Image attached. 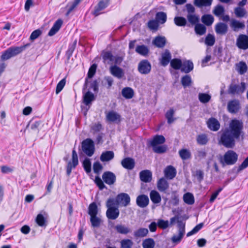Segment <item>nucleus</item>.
Instances as JSON below:
<instances>
[{
	"label": "nucleus",
	"mask_w": 248,
	"mask_h": 248,
	"mask_svg": "<svg viewBox=\"0 0 248 248\" xmlns=\"http://www.w3.org/2000/svg\"><path fill=\"white\" fill-rule=\"evenodd\" d=\"M41 124L40 121H30L29 124L27 125L26 128L30 126V128L33 131H36L39 130V127Z\"/></svg>",
	"instance_id": "nucleus-56"
},
{
	"label": "nucleus",
	"mask_w": 248,
	"mask_h": 248,
	"mask_svg": "<svg viewBox=\"0 0 248 248\" xmlns=\"http://www.w3.org/2000/svg\"><path fill=\"white\" fill-rule=\"evenodd\" d=\"M213 0H194V4L199 8L210 6Z\"/></svg>",
	"instance_id": "nucleus-33"
},
{
	"label": "nucleus",
	"mask_w": 248,
	"mask_h": 248,
	"mask_svg": "<svg viewBox=\"0 0 248 248\" xmlns=\"http://www.w3.org/2000/svg\"><path fill=\"white\" fill-rule=\"evenodd\" d=\"M157 189L161 192L166 193V191L169 188V183L166 178L162 177L157 182Z\"/></svg>",
	"instance_id": "nucleus-15"
},
{
	"label": "nucleus",
	"mask_w": 248,
	"mask_h": 248,
	"mask_svg": "<svg viewBox=\"0 0 248 248\" xmlns=\"http://www.w3.org/2000/svg\"><path fill=\"white\" fill-rule=\"evenodd\" d=\"M134 160L130 157H126L123 159L121 161L122 166L127 170H132L135 167Z\"/></svg>",
	"instance_id": "nucleus-24"
},
{
	"label": "nucleus",
	"mask_w": 248,
	"mask_h": 248,
	"mask_svg": "<svg viewBox=\"0 0 248 248\" xmlns=\"http://www.w3.org/2000/svg\"><path fill=\"white\" fill-rule=\"evenodd\" d=\"M148 232L147 229L141 228L134 232V235L135 237H143L146 236Z\"/></svg>",
	"instance_id": "nucleus-45"
},
{
	"label": "nucleus",
	"mask_w": 248,
	"mask_h": 248,
	"mask_svg": "<svg viewBox=\"0 0 248 248\" xmlns=\"http://www.w3.org/2000/svg\"><path fill=\"white\" fill-rule=\"evenodd\" d=\"M62 24V19H58L54 24L48 33V35L52 36L55 34L60 30Z\"/></svg>",
	"instance_id": "nucleus-27"
},
{
	"label": "nucleus",
	"mask_w": 248,
	"mask_h": 248,
	"mask_svg": "<svg viewBox=\"0 0 248 248\" xmlns=\"http://www.w3.org/2000/svg\"><path fill=\"white\" fill-rule=\"evenodd\" d=\"M150 198L154 204H158L161 201V197L158 191L152 190L150 192Z\"/></svg>",
	"instance_id": "nucleus-30"
},
{
	"label": "nucleus",
	"mask_w": 248,
	"mask_h": 248,
	"mask_svg": "<svg viewBox=\"0 0 248 248\" xmlns=\"http://www.w3.org/2000/svg\"><path fill=\"white\" fill-rule=\"evenodd\" d=\"M152 66L151 63L147 60H142L140 62L138 65V70L142 75H147L151 71Z\"/></svg>",
	"instance_id": "nucleus-8"
},
{
	"label": "nucleus",
	"mask_w": 248,
	"mask_h": 248,
	"mask_svg": "<svg viewBox=\"0 0 248 248\" xmlns=\"http://www.w3.org/2000/svg\"><path fill=\"white\" fill-rule=\"evenodd\" d=\"M130 197L128 194L121 193L117 195L116 198L114 199V201H115L114 203L117 206L120 204L126 207L130 204Z\"/></svg>",
	"instance_id": "nucleus-7"
},
{
	"label": "nucleus",
	"mask_w": 248,
	"mask_h": 248,
	"mask_svg": "<svg viewBox=\"0 0 248 248\" xmlns=\"http://www.w3.org/2000/svg\"><path fill=\"white\" fill-rule=\"evenodd\" d=\"M183 200L185 203L189 205H192L194 203V197L192 194L187 192L183 196Z\"/></svg>",
	"instance_id": "nucleus-49"
},
{
	"label": "nucleus",
	"mask_w": 248,
	"mask_h": 248,
	"mask_svg": "<svg viewBox=\"0 0 248 248\" xmlns=\"http://www.w3.org/2000/svg\"><path fill=\"white\" fill-rule=\"evenodd\" d=\"M197 142L201 145H204L206 144L209 140L206 134H202L198 135L197 137Z\"/></svg>",
	"instance_id": "nucleus-42"
},
{
	"label": "nucleus",
	"mask_w": 248,
	"mask_h": 248,
	"mask_svg": "<svg viewBox=\"0 0 248 248\" xmlns=\"http://www.w3.org/2000/svg\"><path fill=\"white\" fill-rule=\"evenodd\" d=\"M149 203V199L148 196L141 194L139 195L136 198V204L140 208L147 207Z\"/></svg>",
	"instance_id": "nucleus-14"
},
{
	"label": "nucleus",
	"mask_w": 248,
	"mask_h": 248,
	"mask_svg": "<svg viewBox=\"0 0 248 248\" xmlns=\"http://www.w3.org/2000/svg\"><path fill=\"white\" fill-rule=\"evenodd\" d=\"M213 13L216 16L220 17L224 15L225 9L221 5L218 4L215 7Z\"/></svg>",
	"instance_id": "nucleus-48"
},
{
	"label": "nucleus",
	"mask_w": 248,
	"mask_h": 248,
	"mask_svg": "<svg viewBox=\"0 0 248 248\" xmlns=\"http://www.w3.org/2000/svg\"><path fill=\"white\" fill-rule=\"evenodd\" d=\"M247 69V65L244 62H240L236 64V70L240 75H243L246 73Z\"/></svg>",
	"instance_id": "nucleus-35"
},
{
	"label": "nucleus",
	"mask_w": 248,
	"mask_h": 248,
	"mask_svg": "<svg viewBox=\"0 0 248 248\" xmlns=\"http://www.w3.org/2000/svg\"><path fill=\"white\" fill-rule=\"evenodd\" d=\"M215 43V38L213 35L208 34L205 39V44L208 46H213Z\"/></svg>",
	"instance_id": "nucleus-61"
},
{
	"label": "nucleus",
	"mask_w": 248,
	"mask_h": 248,
	"mask_svg": "<svg viewBox=\"0 0 248 248\" xmlns=\"http://www.w3.org/2000/svg\"><path fill=\"white\" fill-rule=\"evenodd\" d=\"M181 82L184 88L190 86L192 83L191 78L189 75H186L182 77Z\"/></svg>",
	"instance_id": "nucleus-38"
},
{
	"label": "nucleus",
	"mask_w": 248,
	"mask_h": 248,
	"mask_svg": "<svg viewBox=\"0 0 248 248\" xmlns=\"http://www.w3.org/2000/svg\"><path fill=\"white\" fill-rule=\"evenodd\" d=\"M114 229L118 233L121 234L126 235L131 232L130 228L122 224L115 225Z\"/></svg>",
	"instance_id": "nucleus-26"
},
{
	"label": "nucleus",
	"mask_w": 248,
	"mask_h": 248,
	"mask_svg": "<svg viewBox=\"0 0 248 248\" xmlns=\"http://www.w3.org/2000/svg\"><path fill=\"white\" fill-rule=\"evenodd\" d=\"M90 222L93 227L98 228L100 226L101 219L97 216H93L90 217Z\"/></svg>",
	"instance_id": "nucleus-55"
},
{
	"label": "nucleus",
	"mask_w": 248,
	"mask_h": 248,
	"mask_svg": "<svg viewBox=\"0 0 248 248\" xmlns=\"http://www.w3.org/2000/svg\"><path fill=\"white\" fill-rule=\"evenodd\" d=\"M171 61V54L168 49H165L161 54L160 59V64L163 66H166Z\"/></svg>",
	"instance_id": "nucleus-13"
},
{
	"label": "nucleus",
	"mask_w": 248,
	"mask_h": 248,
	"mask_svg": "<svg viewBox=\"0 0 248 248\" xmlns=\"http://www.w3.org/2000/svg\"><path fill=\"white\" fill-rule=\"evenodd\" d=\"M194 68L193 62L190 60L185 61L183 62L181 71L187 74L193 70Z\"/></svg>",
	"instance_id": "nucleus-23"
},
{
	"label": "nucleus",
	"mask_w": 248,
	"mask_h": 248,
	"mask_svg": "<svg viewBox=\"0 0 248 248\" xmlns=\"http://www.w3.org/2000/svg\"><path fill=\"white\" fill-rule=\"evenodd\" d=\"M179 155L182 160H187L191 157L190 151L186 149H182L179 151Z\"/></svg>",
	"instance_id": "nucleus-40"
},
{
	"label": "nucleus",
	"mask_w": 248,
	"mask_h": 248,
	"mask_svg": "<svg viewBox=\"0 0 248 248\" xmlns=\"http://www.w3.org/2000/svg\"><path fill=\"white\" fill-rule=\"evenodd\" d=\"M36 223L38 226L42 227H46L47 225L46 220L44 216L41 214H39L35 219Z\"/></svg>",
	"instance_id": "nucleus-41"
},
{
	"label": "nucleus",
	"mask_w": 248,
	"mask_h": 248,
	"mask_svg": "<svg viewBox=\"0 0 248 248\" xmlns=\"http://www.w3.org/2000/svg\"><path fill=\"white\" fill-rule=\"evenodd\" d=\"M134 91L130 87H125L122 91V94L126 99H131L134 96Z\"/></svg>",
	"instance_id": "nucleus-34"
},
{
	"label": "nucleus",
	"mask_w": 248,
	"mask_h": 248,
	"mask_svg": "<svg viewBox=\"0 0 248 248\" xmlns=\"http://www.w3.org/2000/svg\"><path fill=\"white\" fill-rule=\"evenodd\" d=\"M133 245V242L128 239H123L121 241V248H131Z\"/></svg>",
	"instance_id": "nucleus-62"
},
{
	"label": "nucleus",
	"mask_w": 248,
	"mask_h": 248,
	"mask_svg": "<svg viewBox=\"0 0 248 248\" xmlns=\"http://www.w3.org/2000/svg\"><path fill=\"white\" fill-rule=\"evenodd\" d=\"M198 98L200 101L202 103H206L211 99V96L205 93H199Z\"/></svg>",
	"instance_id": "nucleus-59"
},
{
	"label": "nucleus",
	"mask_w": 248,
	"mask_h": 248,
	"mask_svg": "<svg viewBox=\"0 0 248 248\" xmlns=\"http://www.w3.org/2000/svg\"><path fill=\"white\" fill-rule=\"evenodd\" d=\"M186 18L188 23L192 26L196 25L199 21V17L195 14H187L186 16Z\"/></svg>",
	"instance_id": "nucleus-47"
},
{
	"label": "nucleus",
	"mask_w": 248,
	"mask_h": 248,
	"mask_svg": "<svg viewBox=\"0 0 248 248\" xmlns=\"http://www.w3.org/2000/svg\"><path fill=\"white\" fill-rule=\"evenodd\" d=\"M165 142V138L162 135H155L151 141L152 147L157 146L158 144H163Z\"/></svg>",
	"instance_id": "nucleus-32"
},
{
	"label": "nucleus",
	"mask_w": 248,
	"mask_h": 248,
	"mask_svg": "<svg viewBox=\"0 0 248 248\" xmlns=\"http://www.w3.org/2000/svg\"><path fill=\"white\" fill-rule=\"evenodd\" d=\"M82 150L88 156H92L95 151L94 144L93 140L89 138L82 141L81 143Z\"/></svg>",
	"instance_id": "nucleus-6"
},
{
	"label": "nucleus",
	"mask_w": 248,
	"mask_h": 248,
	"mask_svg": "<svg viewBox=\"0 0 248 248\" xmlns=\"http://www.w3.org/2000/svg\"><path fill=\"white\" fill-rule=\"evenodd\" d=\"M103 166L98 161H96L93 164V172L97 174H99L103 170Z\"/></svg>",
	"instance_id": "nucleus-64"
},
{
	"label": "nucleus",
	"mask_w": 248,
	"mask_h": 248,
	"mask_svg": "<svg viewBox=\"0 0 248 248\" xmlns=\"http://www.w3.org/2000/svg\"><path fill=\"white\" fill-rule=\"evenodd\" d=\"M102 177L103 181L108 185H113L116 180L115 174L113 172L109 171L104 172Z\"/></svg>",
	"instance_id": "nucleus-11"
},
{
	"label": "nucleus",
	"mask_w": 248,
	"mask_h": 248,
	"mask_svg": "<svg viewBox=\"0 0 248 248\" xmlns=\"http://www.w3.org/2000/svg\"><path fill=\"white\" fill-rule=\"evenodd\" d=\"M102 57L104 62L108 61V64L111 63L114 60V56L110 51H103L102 53Z\"/></svg>",
	"instance_id": "nucleus-36"
},
{
	"label": "nucleus",
	"mask_w": 248,
	"mask_h": 248,
	"mask_svg": "<svg viewBox=\"0 0 248 248\" xmlns=\"http://www.w3.org/2000/svg\"><path fill=\"white\" fill-rule=\"evenodd\" d=\"M106 118L107 120L110 122L119 123L121 121V116L113 111L108 112Z\"/></svg>",
	"instance_id": "nucleus-22"
},
{
	"label": "nucleus",
	"mask_w": 248,
	"mask_h": 248,
	"mask_svg": "<svg viewBox=\"0 0 248 248\" xmlns=\"http://www.w3.org/2000/svg\"><path fill=\"white\" fill-rule=\"evenodd\" d=\"M140 177L141 181L145 183H149L152 180V173L149 170H142L140 173Z\"/></svg>",
	"instance_id": "nucleus-18"
},
{
	"label": "nucleus",
	"mask_w": 248,
	"mask_h": 248,
	"mask_svg": "<svg viewBox=\"0 0 248 248\" xmlns=\"http://www.w3.org/2000/svg\"><path fill=\"white\" fill-rule=\"evenodd\" d=\"M153 150L155 153L157 154H163L166 152L167 149V147L166 145H160V146H153Z\"/></svg>",
	"instance_id": "nucleus-60"
},
{
	"label": "nucleus",
	"mask_w": 248,
	"mask_h": 248,
	"mask_svg": "<svg viewBox=\"0 0 248 248\" xmlns=\"http://www.w3.org/2000/svg\"><path fill=\"white\" fill-rule=\"evenodd\" d=\"M155 20L159 24H164L167 20V15L163 12H158L155 15Z\"/></svg>",
	"instance_id": "nucleus-37"
},
{
	"label": "nucleus",
	"mask_w": 248,
	"mask_h": 248,
	"mask_svg": "<svg viewBox=\"0 0 248 248\" xmlns=\"http://www.w3.org/2000/svg\"><path fill=\"white\" fill-rule=\"evenodd\" d=\"M182 63L180 59L174 58L170 61V66L175 70H181Z\"/></svg>",
	"instance_id": "nucleus-43"
},
{
	"label": "nucleus",
	"mask_w": 248,
	"mask_h": 248,
	"mask_svg": "<svg viewBox=\"0 0 248 248\" xmlns=\"http://www.w3.org/2000/svg\"><path fill=\"white\" fill-rule=\"evenodd\" d=\"M30 46L29 44H27L24 46H12L8 48L4 51L1 56V59L2 61H6L12 57H15L17 55L21 53L25 49Z\"/></svg>",
	"instance_id": "nucleus-4"
},
{
	"label": "nucleus",
	"mask_w": 248,
	"mask_h": 248,
	"mask_svg": "<svg viewBox=\"0 0 248 248\" xmlns=\"http://www.w3.org/2000/svg\"><path fill=\"white\" fill-rule=\"evenodd\" d=\"M240 108V104L239 100L234 99L230 101L227 105V109L231 113H237Z\"/></svg>",
	"instance_id": "nucleus-12"
},
{
	"label": "nucleus",
	"mask_w": 248,
	"mask_h": 248,
	"mask_svg": "<svg viewBox=\"0 0 248 248\" xmlns=\"http://www.w3.org/2000/svg\"><path fill=\"white\" fill-rule=\"evenodd\" d=\"M174 114V110L172 108H170L167 111L165 114V117L167 119V122L168 124H170L176 120L175 118H173Z\"/></svg>",
	"instance_id": "nucleus-50"
},
{
	"label": "nucleus",
	"mask_w": 248,
	"mask_h": 248,
	"mask_svg": "<svg viewBox=\"0 0 248 248\" xmlns=\"http://www.w3.org/2000/svg\"><path fill=\"white\" fill-rule=\"evenodd\" d=\"M230 26L234 31H238L245 28L244 22H240L235 19H232L230 21Z\"/></svg>",
	"instance_id": "nucleus-16"
},
{
	"label": "nucleus",
	"mask_w": 248,
	"mask_h": 248,
	"mask_svg": "<svg viewBox=\"0 0 248 248\" xmlns=\"http://www.w3.org/2000/svg\"><path fill=\"white\" fill-rule=\"evenodd\" d=\"M234 12L237 17H243L247 13L246 10L240 6L236 7Z\"/></svg>",
	"instance_id": "nucleus-58"
},
{
	"label": "nucleus",
	"mask_w": 248,
	"mask_h": 248,
	"mask_svg": "<svg viewBox=\"0 0 248 248\" xmlns=\"http://www.w3.org/2000/svg\"><path fill=\"white\" fill-rule=\"evenodd\" d=\"M174 22L176 25L178 26H185L187 25L188 26H190L189 24H187V21L186 19L182 16H176L174 18Z\"/></svg>",
	"instance_id": "nucleus-39"
},
{
	"label": "nucleus",
	"mask_w": 248,
	"mask_h": 248,
	"mask_svg": "<svg viewBox=\"0 0 248 248\" xmlns=\"http://www.w3.org/2000/svg\"><path fill=\"white\" fill-rule=\"evenodd\" d=\"M195 31L197 34L202 35L206 32V28L202 24H197L195 25Z\"/></svg>",
	"instance_id": "nucleus-54"
},
{
	"label": "nucleus",
	"mask_w": 248,
	"mask_h": 248,
	"mask_svg": "<svg viewBox=\"0 0 248 248\" xmlns=\"http://www.w3.org/2000/svg\"><path fill=\"white\" fill-rule=\"evenodd\" d=\"M236 45L241 49H248V36L245 34H240L236 39Z\"/></svg>",
	"instance_id": "nucleus-10"
},
{
	"label": "nucleus",
	"mask_w": 248,
	"mask_h": 248,
	"mask_svg": "<svg viewBox=\"0 0 248 248\" xmlns=\"http://www.w3.org/2000/svg\"><path fill=\"white\" fill-rule=\"evenodd\" d=\"M166 39L164 36H158L153 41V44L158 48H163L166 45Z\"/></svg>",
	"instance_id": "nucleus-28"
},
{
	"label": "nucleus",
	"mask_w": 248,
	"mask_h": 248,
	"mask_svg": "<svg viewBox=\"0 0 248 248\" xmlns=\"http://www.w3.org/2000/svg\"><path fill=\"white\" fill-rule=\"evenodd\" d=\"M109 72L115 78L120 79L124 76V71L123 69L116 65H112L110 66Z\"/></svg>",
	"instance_id": "nucleus-9"
},
{
	"label": "nucleus",
	"mask_w": 248,
	"mask_h": 248,
	"mask_svg": "<svg viewBox=\"0 0 248 248\" xmlns=\"http://www.w3.org/2000/svg\"><path fill=\"white\" fill-rule=\"evenodd\" d=\"M114 157V154L112 151H107L103 152L100 157L102 162H108L112 160Z\"/></svg>",
	"instance_id": "nucleus-29"
},
{
	"label": "nucleus",
	"mask_w": 248,
	"mask_h": 248,
	"mask_svg": "<svg viewBox=\"0 0 248 248\" xmlns=\"http://www.w3.org/2000/svg\"><path fill=\"white\" fill-rule=\"evenodd\" d=\"M108 5V0H103L99 2L97 5L95 7L93 11V15L97 16L100 14V11L105 9Z\"/></svg>",
	"instance_id": "nucleus-19"
},
{
	"label": "nucleus",
	"mask_w": 248,
	"mask_h": 248,
	"mask_svg": "<svg viewBox=\"0 0 248 248\" xmlns=\"http://www.w3.org/2000/svg\"><path fill=\"white\" fill-rule=\"evenodd\" d=\"M95 100L94 94L90 91L84 93L83 96V101L86 106H88L89 108L92 104V102Z\"/></svg>",
	"instance_id": "nucleus-21"
},
{
	"label": "nucleus",
	"mask_w": 248,
	"mask_h": 248,
	"mask_svg": "<svg viewBox=\"0 0 248 248\" xmlns=\"http://www.w3.org/2000/svg\"><path fill=\"white\" fill-rule=\"evenodd\" d=\"M83 167L85 172L89 174L91 171V161L88 158H85L82 163Z\"/></svg>",
	"instance_id": "nucleus-57"
},
{
	"label": "nucleus",
	"mask_w": 248,
	"mask_h": 248,
	"mask_svg": "<svg viewBox=\"0 0 248 248\" xmlns=\"http://www.w3.org/2000/svg\"><path fill=\"white\" fill-rule=\"evenodd\" d=\"M207 124L208 128L213 131H217L220 128L219 122L215 118H210L208 120Z\"/></svg>",
	"instance_id": "nucleus-20"
},
{
	"label": "nucleus",
	"mask_w": 248,
	"mask_h": 248,
	"mask_svg": "<svg viewBox=\"0 0 248 248\" xmlns=\"http://www.w3.org/2000/svg\"><path fill=\"white\" fill-rule=\"evenodd\" d=\"M214 20V17L211 15H204L202 17V21L206 26L211 25Z\"/></svg>",
	"instance_id": "nucleus-46"
},
{
	"label": "nucleus",
	"mask_w": 248,
	"mask_h": 248,
	"mask_svg": "<svg viewBox=\"0 0 248 248\" xmlns=\"http://www.w3.org/2000/svg\"><path fill=\"white\" fill-rule=\"evenodd\" d=\"M203 226V223H200L197 225L191 231L189 232L186 234V236L189 237L197 233Z\"/></svg>",
	"instance_id": "nucleus-63"
},
{
	"label": "nucleus",
	"mask_w": 248,
	"mask_h": 248,
	"mask_svg": "<svg viewBox=\"0 0 248 248\" xmlns=\"http://www.w3.org/2000/svg\"><path fill=\"white\" fill-rule=\"evenodd\" d=\"M115 202L114 198H109L107 201L106 216L108 219L115 220L119 216V207L115 204Z\"/></svg>",
	"instance_id": "nucleus-3"
},
{
	"label": "nucleus",
	"mask_w": 248,
	"mask_h": 248,
	"mask_svg": "<svg viewBox=\"0 0 248 248\" xmlns=\"http://www.w3.org/2000/svg\"><path fill=\"white\" fill-rule=\"evenodd\" d=\"M148 28L152 31H156L159 27V23L155 19L150 20L147 23Z\"/></svg>",
	"instance_id": "nucleus-52"
},
{
	"label": "nucleus",
	"mask_w": 248,
	"mask_h": 248,
	"mask_svg": "<svg viewBox=\"0 0 248 248\" xmlns=\"http://www.w3.org/2000/svg\"><path fill=\"white\" fill-rule=\"evenodd\" d=\"M155 246V242L153 238L146 239L142 242L143 248H154Z\"/></svg>",
	"instance_id": "nucleus-53"
},
{
	"label": "nucleus",
	"mask_w": 248,
	"mask_h": 248,
	"mask_svg": "<svg viewBox=\"0 0 248 248\" xmlns=\"http://www.w3.org/2000/svg\"><path fill=\"white\" fill-rule=\"evenodd\" d=\"M135 51L137 53L144 57H147L148 56L150 52L148 46L144 45L137 46Z\"/></svg>",
	"instance_id": "nucleus-31"
},
{
	"label": "nucleus",
	"mask_w": 248,
	"mask_h": 248,
	"mask_svg": "<svg viewBox=\"0 0 248 248\" xmlns=\"http://www.w3.org/2000/svg\"><path fill=\"white\" fill-rule=\"evenodd\" d=\"M215 29L217 34L223 35L228 31V26L225 23L219 22L216 25Z\"/></svg>",
	"instance_id": "nucleus-25"
},
{
	"label": "nucleus",
	"mask_w": 248,
	"mask_h": 248,
	"mask_svg": "<svg viewBox=\"0 0 248 248\" xmlns=\"http://www.w3.org/2000/svg\"><path fill=\"white\" fill-rule=\"evenodd\" d=\"M164 173L166 178L171 180L175 177L176 175V170L174 167L170 165L168 166L165 169Z\"/></svg>",
	"instance_id": "nucleus-17"
},
{
	"label": "nucleus",
	"mask_w": 248,
	"mask_h": 248,
	"mask_svg": "<svg viewBox=\"0 0 248 248\" xmlns=\"http://www.w3.org/2000/svg\"><path fill=\"white\" fill-rule=\"evenodd\" d=\"M243 123L242 121L234 119L230 122L229 127L222 130L218 140V144L227 148H232L235 145V140H239L243 137L244 132Z\"/></svg>",
	"instance_id": "nucleus-1"
},
{
	"label": "nucleus",
	"mask_w": 248,
	"mask_h": 248,
	"mask_svg": "<svg viewBox=\"0 0 248 248\" xmlns=\"http://www.w3.org/2000/svg\"><path fill=\"white\" fill-rule=\"evenodd\" d=\"M246 89V84L244 82L239 83L238 80L232 79L228 86L227 93L233 96H239L243 94Z\"/></svg>",
	"instance_id": "nucleus-2"
},
{
	"label": "nucleus",
	"mask_w": 248,
	"mask_h": 248,
	"mask_svg": "<svg viewBox=\"0 0 248 248\" xmlns=\"http://www.w3.org/2000/svg\"><path fill=\"white\" fill-rule=\"evenodd\" d=\"M238 155L232 150H229L225 153L223 158H221L220 162L224 166L232 165L234 164L237 161Z\"/></svg>",
	"instance_id": "nucleus-5"
},
{
	"label": "nucleus",
	"mask_w": 248,
	"mask_h": 248,
	"mask_svg": "<svg viewBox=\"0 0 248 248\" xmlns=\"http://www.w3.org/2000/svg\"><path fill=\"white\" fill-rule=\"evenodd\" d=\"M207 156V153L205 150L199 149L194 154L195 158L198 160L204 159Z\"/></svg>",
	"instance_id": "nucleus-51"
},
{
	"label": "nucleus",
	"mask_w": 248,
	"mask_h": 248,
	"mask_svg": "<svg viewBox=\"0 0 248 248\" xmlns=\"http://www.w3.org/2000/svg\"><path fill=\"white\" fill-rule=\"evenodd\" d=\"M98 214V208L95 202L91 203L88 207V214L90 217L96 216Z\"/></svg>",
	"instance_id": "nucleus-44"
}]
</instances>
